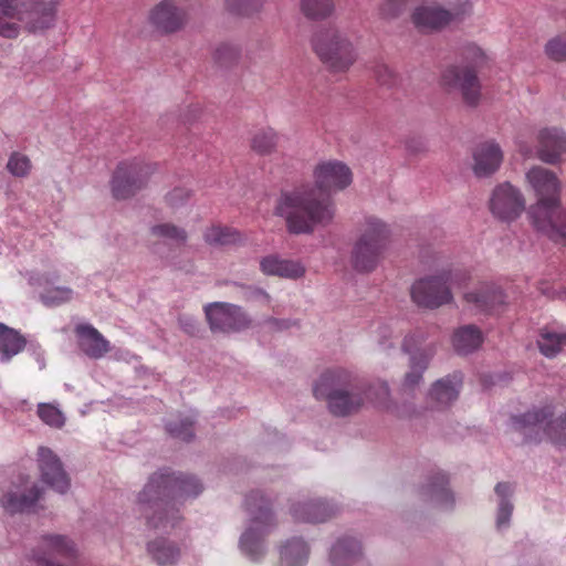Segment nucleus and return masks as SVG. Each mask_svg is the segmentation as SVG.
I'll return each mask as SVG.
<instances>
[{
    "label": "nucleus",
    "instance_id": "dca6fc26",
    "mask_svg": "<svg viewBox=\"0 0 566 566\" xmlns=\"http://www.w3.org/2000/svg\"><path fill=\"white\" fill-rule=\"evenodd\" d=\"M422 339L420 336L412 334L405 337L402 348L410 354V371L405 377L403 386L413 388L422 379V373L426 370L430 359L434 355V348L427 346L419 348Z\"/></svg>",
    "mask_w": 566,
    "mask_h": 566
},
{
    "label": "nucleus",
    "instance_id": "f704fd0d",
    "mask_svg": "<svg viewBox=\"0 0 566 566\" xmlns=\"http://www.w3.org/2000/svg\"><path fill=\"white\" fill-rule=\"evenodd\" d=\"M447 475L439 472L434 476H432L430 479V482L423 488V493L441 504L452 505L454 499L450 490L447 488Z\"/></svg>",
    "mask_w": 566,
    "mask_h": 566
},
{
    "label": "nucleus",
    "instance_id": "f3484780",
    "mask_svg": "<svg viewBox=\"0 0 566 566\" xmlns=\"http://www.w3.org/2000/svg\"><path fill=\"white\" fill-rule=\"evenodd\" d=\"M38 467L41 479L59 493L70 489V479L63 469L60 458L49 448L40 447L38 450Z\"/></svg>",
    "mask_w": 566,
    "mask_h": 566
},
{
    "label": "nucleus",
    "instance_id": "c03bdc74",
    "mask_svg": "<svg viewBox=\"0 0 566 566\" xmlns=\"http://www.w3.org/2000/svg\"><path fill=\"white\" fill-rule=\"evenodd\" d=\"M262 4V0H226L227 10L238 15H250L258 12Z\"/></svg>",
    "mask_w": 566,
    "mask_h": 566
},
{
    "label": "nucleus",
    "instance_id": "3c124183",
    "mask_svg": "<svg viewBox=\"0 0 566 566\" xmlns=\"http://www.w3.org/2000/svg\"><path fill=\"white\" fill-rule=\"evenodd\" d=\"M245 300L247 301L258 300V301H261V302H264V303L269 304L271 297H270V295L266 292H264L261 289L248 287L247 292H245Z\"/></svg>",
    "mask_w": 566,
    "mask_h": 566
},
{
    "label": "nucleus",
    "instance_id": "393cba45",
    "mask_svg": "<svg viewBox=\"0 0 566 566\" xmlns=\"http://www.w3.org/2000/svg\"><path fill=\"white\" fill-rule=\"evenodd\" d=\"M161 241L181 247L187 241V232L171 223H160L151 227L149 230V248L155 254L161 255Z\"/></svg>",
    "mask_w": 566,
    "mask_h": 566
},
{
    "label": "nucleus",
    "instance_id": "864d4df0",
    "mask_svg": "<svg viewBox=\"0 0 566 566\" xmlns=\"http://www.w3.org/2000/svg\"><path fill=\"white\" fill-rule=\"evenodd\" d=\"M520 150H521V153H522L524 156H526V157L531 156V154H532V150H531V149H528V148H524L522 145H520Z\"/></svg>",
    "mask_w": 566,
    "mask_h": 566
},
{
    "label": "nucleus",
    "instance_id": "e433bc0d",
    "mask_svg": "<svg viewBox=\"0 0 566 566\" xmlns=\"http://www.w3.org/2000/svg\"><path fill=\"white\" fill-rule=\"evenodd\" d=\"M301 9L311 19H324L334 9L333 0H302Z\"/></svg>",
    "mask_w": 566,
    "mask_h": 566
},
{
    "label": "nucleus",
    "instance_id": "58836bf2",
    "mask_svg": "<svg viewBox=\"0 0 566 566\" xmlns=\"http://www.w3.org/2000/svg\"><path fill=\"white\" fill-rule=\"evenodd\" d=\"M40 297L46 306H59L73 298V290L66 286H56L45 290Z\"/></svg>",
    "mask_w": 566,
    "mask_h": 566
},
{
    "label": "nucleus",
    "instance_id": "a211bd4d",
    "mask_svg": "<svg viewBox=\"0 0 566 566\" xmlns=\"http://www.w3.org/2000/svg\"><path fill=\"white\" fill-rule=\"evenodd\" d=\"M187 19V12L170 0L157 3L149 13L150 24L164 34L181 30L186 25Z\"/></svg>",
    "mask_w": 566,
    "mask_h": 566
},
{
    "label": "nucleus",
    "instance_id": "09e8293b",
    "mask_svg": "<svg viewBox=\"0 0 566 566\" xmlns=\"http://www.w3.org/2000/svg\"><path fill=\"white\" fill-rule=\"evenodd\" d=\"M406 0H385L381 7V14L386 18H396L403 10Z\"/></svg>",
    "mask_w": 566,
    "mask_h": 566
},
{
    "label": "nucleus",
    "instance_id": "72a5a7b5",
    "mask_svg": "<svg viewBox=\"0 0 566 566\" xmlns=\"http://www.w3.org/2000/svg\"><path fill=\"white\" fill-rule=\"evenodd\" d=\"M537 345L544 356L553 358L566 347V332L544 328L539 334Z\"/></svg>",
    "mask_w": 566,
    "mask_h": 566
},
{
    "label": "nucleus",
    "instance_id": "8fccbe9b",
    "mask_svg": "<svg viewBox=\"0 0 566 566\" xmlns=\"http://www.w3.org/2000/svg\"><path fill=\"white\" fill-rule=\"evenodd\" d=\"M513 505L509 500H501L497 511V527L507 525L512 515Z\"/></svg>",
    "mask_w": 566,
    "mask_h": 566
},
{
    "label": "nucleus",
    "instance_id": "a878e982",
    "mask_svg": "<svg viewBox=\"0 0 566 566\" xmlns=\"http://www.w3.org/2000/svg\"><path fill=\"white\" fill-rule=\"evenodd\" d=\"M260 269L265 275H277L286 279H298L304 275L305 268L296 261L283 260L276 255L264 256Z\"/></svg>",
    "mask_w": 566,
    "mask_h": 566
},
{
    "label": "nucleus",
    "instance_id": "39448f33",
    "mask_svg": "<svg viewBox=\"0 0 566 566\" xmlns=\"http://www.w3.org/2000/svg\"><path fill=\"white\" fill-rule=\"evenodd\" d=\"M313 392L315 398L327 402L331 413L338 417L357 412L364 405L355 377L343 368L324 371L314 385Z\"/></svg>",
    "mask_w": 566,
    "mask_h": 566
},
{
    "label": "nucleus",
    "instance_id": "37998d69",
    "mask_svg": "<svg viewBox=\"0 0 566 566\" xmlns=\"http://www.w3.org/2000/svg\"><path fill=\"white\" fill-rule=\"evenodd\" d=\"M31 168L32 165L29 157L18 151L12 153L7 163L8 171L14 177L22 178L28 176Z\"/></svg>",
    "mask_w": 566,
    "mask_h": 566
},
{
    "label": "nucleus",
    "instance_id": "4be33fe9",
    "mask_svg": "<svg viewBox=\"0 0 566 566\" xmlns=\"http://www.w3.org/2000/svg\"><path fill=\"white\" fill-rule=\"evenodd\" d=\"M42 490L29 481H23L21 485L15 486L14 491H9L1 500L3 509L10 513L24 512L32 509L40 499Z\"/></svg>",
    "mask_w": 566,
    "mask_h": 566
},
{
    "label": "nucleus",
    "instance_id": "ddd939ff",
    "mask_svg": "<svg viewBox=\"0 0 566 566\" xmlns=\"http://www.w3.org/2000/svg\"><path fill=\"white\" fill-rule=\"evenodd\" d=\"M472 11L470 0H459L450 9L438 4H422L417 7L411 14V22L421 33L440 31L452 21L461 20Z\"/></svg>",
    "mask_w": 566,
    "mask_h": 566
},
{
    "label": "nucleus",
    "instance_id": "f8f14e48",
    "mask_svg": "<svg viewBox=\"0 0 566 566\" xmlns=\"http://www.w3.org/2000/svg\"><path fill=\"white\" fill-rule=\"evenodd\" d=\"M156 165L139 159L117 165L111 181V189L117 200L128 199L142 190L156 170Z\"/></svg>",
    "mask_w": 566,
    "mask_h": 566
},
{
    "label": "nucleus",
    "instance_id": "423d86ee",
    "mask_svg": "<svg viewBox=\"0 0 566 566\" xmlns=\"http://www.w3.org/2000/svg\"><path fill=\"white\" fill-rule=\"evenodd\" d=\"M553 416V407L545 406L512 417V424L524 434L526 441L541 442L547 439L555 444H566V413L556 419Z\"/></svg>",
    "mask_w": 566,
    "mask_h": 566
},
{
    "label": "nucleus",
    "instance_id": "b1692460",
    "mask_svg": "<svg viewBox=\"0 0 566 566\" xmlns=\"http://www.w3.org/2000/svg\"><path fill=\"white\" fill-rule=\"evenodd\" d=\"M462 375L454 373L437 380L430 389V399L437 408H443L458 399L462 386Z\"/></svg>",
    "mask_w": 566,
    "mask_h": 566
},
{
    "label": "nucleus",
    "instance_id": "6e6552de",
    "mask_svg": "<svg viewBox=\"0 0 566 566\" xmlns=\"http://www.w3.org/2000/svg\"><path fill=\"white\" fill-rule=\"evenodd\" d=\"M469 279L467 271L460 269H443L437 275L417 280L410 290L412 301L421 307L438 308L453 300L451 284H462Z\"/></svg>",
    "mask_w": 566,
    "mask_h": 566
},
{
    "label": "nucleus",
    "instance_id": "473e14b6",
    "mask_svg": "<svg viewBox=\"0 0 566 566\" xmlns=\"http://www.w3.org/2000/svg\"><path fill=\"white\" fill-rule=\"evenodd\" d=\"M307 544L301 538L289 541L281 549L282 566H304L308 558Z\"/></svg>",
    "mask_w": 566,
    "mask_h": 566
},
{
    "label": "nucleus",
    "instance_id": "412c9836",
    "mask_svg": "<svg viewBox=\"0 0 566 566\" xmlns=\"http://www.w3.org/2000/svg\"><path fill=\"white\" fill-rule=\"evenodd\" d=\"M537 156L547 164H556L566 155V137L557 128H544L537 136Z\"/></svg>",
    "mask_w": 566,
    "mask_h": 566
},
{
    "label": "nucleus",
    "instance_id": "c9c22d12",
    "mask_svg": "<svg viewBox=\"0 0 566 566\" xmlns=\"http://www.w3.org/2000/svg\"><path fill=\"white\" fill-rule=\"evenodd\" d=\"M148 552L160 565L174 564L180 555L179 548L164 538L150 542L148 544Z\"/></svg>",
    "mask_w": 566,
    "mask_h": 566
},
{
    "label": "nucleus",
    "instance_id": "7c9ffc66",
    "mask_svg": "<svg viewBox=\"0 0 566 566\" xmlns=\"http://www.w3.org/2000/svg\"><path fill=\"white\" fill-rule=\"evenodd\" d=\"M280 135L271 127L255 130L250 138L251 149L260 156H269L277 150Z\"/></svg>",
    "mask_w": 566,
    "mask_h": 566
},
{
    "label": "nucleus",
    "instance_id": "20e7f679",
    "mask_svg": "<svg viewBox=\"0 0 566 566\" xmlns=\"http://www.w3.org/2000/svg\"><path fill=\"white\" fill-rule=\"evenodd\" d=\"M62 0H0V36L17 39L19 22L29 31L36 32L51 28L56 19Z\"/></svg>",
    "mask_w": 566,
    "mask_h": 566
},
{
    "label": "nucleus",
    "instance_id": "0eeeda50",
    "mask_svg": "<svg viewBox=\"0 0 566 566\" xmlns=\"http://www.w3.org/2000/svg\"><path fill=\"white\" fill-rule=\"evenodd\" d=\"M312 48L332 73H346L357 60L353 43L334 28L318 30L312 38Z\"/></svg>",
    "mask_w": 566,
    "mask_h": 566
},
{
    "label": "nucleus",
    "instance_id": "6ab92c4d",
    "mask_svg": "<svg viewBox=\"0 0 566 566\" xmlns=\"http://www.w3.org/2000/svg\"><path fill=\"white\" fill-rule=\"evenodd\" d=\"M74 333L80 350L91 359H101L112 349L109 340L91 324H77Z\"/></svg>",
    "mask_w": 566,
    "mask_h": 566
},
{
    "label": "nucleus",
    "instance_id": "cd10ccee",
    "mask_svg": "<svg viewBox=\"0 0 566 566\" xmlns=\"http://www.w3.org/2000/svg\"><path fill=\"white\" fill-rule=\"evenodd\" d=\"M483 343V334L475 325H464L454 331L452 345L460 355L476 350Z\"/></svg>",
    "mask_w": 566,
    "mask_h": 566
},
{
    "label": "nucleus",
    "instance_id": "2f4dec72",
    "mask_svg": "<svg viewBox=\"0 0 566 566\" xmlns=\"http://www.w3.org/2000/svg\"><path fill=\"white\" fill-rule=\"evenodd\" d=\"M203 238L209 245L214 247L232 245L242 241V235L239 231L221 224L208 227L203 233Z\"/></svg>",
    "mask_w": 566,
    "mask_h": 566
},
{
    "label": "nucleus",
    "instance_id": "603ef678",
    "mask_svg": "<svg viewBox=\"0 0 566 566\" xmlns=\"http://www.w3.org/2000/svg\"><path fill=\"white\" fill-rule=\"evenodd\" d=\"M495 493L502 497V500H507L506 497L512 493V486L510 483L501 482L495 486Z\"/></svg>",
    "mask_w": 566,
    "mask_h": 566
},
{
    "label": "nucleus",
    "instance_id": "9b49d317",
    "mask_svg": "<svg viewBox=\"0 0 566 566\" xmlns=\"http://www.w3.org/2000/svg\"><path fill=\"white\" fill-rule=\"evenodd\" d=\"M388 238L389 230L385 223L376 218L366 219L353 253L355 269L361 272L374 270L387 247Z\"/></svg>",
    "mask_w": 566,
    "mask_h": 566
},
{
    "label": "nucleus",
    "instance_id": "c756f323",
    "mask_svg": "<svg viewBox=\"0 0 566 566\" xmlns=\"http://www.w3.org/2000/svg\"><path fill=\"white\" fill-rule=\"evenodd\" d=\"M360 544L354 538H342L332 547L331 562L335 566H349L358 560Z\"/></svg>",
    "mask_w": 566,
    "mask_h": 566
},
{
    "label": "nucleus",
    "instance_id": "2eb2a0df",
    "mask_svg": "<svg viewBox=\"0 0 566 566\" xmlns=\"http://www.w3.org/2000/svg\"><path fill=\"white\" fill-rule=\"evenodd\" d=\"M490 209L496 218L503 221H512L524 211L525 200L518 189L509 182H504L493 190Z\"/></svg>",
    "mask_w": 566,
    "mask_h": 566
},
{
    "label": "nucleus",
    "instance_id": "bb28decb",
    "mask_svg": "<svg viewBox=\"0 0 566 566\" xmlns=\"http://www.w3.org/2000/svg\"><path fill=\"white\" fill-rule=\"evenodd\" d=\"M291 513L295 521L308 523H323L331 518L335 511L324 501L293 505Z\"/></svg>",
    "mask_w": 566,
    "mask_h": 566
},
{
    "label": "nucleus",
    "instance_id": "4468645a",
    "mask_svg": "<svg viewBox=\"0 0 566 566\" xmlns=\"http://www.w3.org/2000/svg\"><path fill=\"white\" fill-rule=\"evenodd\" d=\"M205 313L213 332H240L249 328L252 322L242 307L226 302L206 305Z\"/></svg>",
    "mask_w": 566,
    "mask_h": 566
},
{
    "label": "nucleus",
    "instance_id": "1a4fd4ad",
    "mask_svg": "<svg viewBox=\"0 0 566 566\" xmlns=\"http://www.w3.org/2000/svg\"><path fill=\"white\" fill-rule=\"evenodd\" d=\"M245 505L251 522L241 536L240 546L252 560H258L264 553L263 538L274 526V517L270 502L260 491L251 492L247 496Z\"/></svg>",
    "mask_w": 566,
    "mask_h": 566
},
{
    "label": "nucleus",
    "instance_id": "ea45409f",
    "mask_svg": "<svg viewBox=\"0 0 566 566\" xmlns=\"http://www.w3.org/2000/svg\"><path fill=\"white\" fill-rule=\"evenodd\" d=\"M544 52L554 62L566 61V32L551 38L545 44Z\"/></svg>",
    "mask_w": 566,
    "mask_h": 566
},
{
    "label": "nucleus",
    "instance_id": "de8ad7c7",
    "mask_svg": "<svg viewBox=\"0 0 566 566\" xmlns=\"http://www.w3.org/2000/svg\"><path fill=\"white\" fill-rule=\"evenodd\" d=\"M190 191L185 187H176L166 196V201L170 207H177L188 200Z\"/></svg>",
    "mask_w": 566,
    "mask_h": 566
},
{
    "label": "nucleus",
    "instance_id": "49530a36",
    "mask_svg": "<svg viewBox=\"0 0 566 566\" xmlns=\"http://www.w3.org/2000/svg\"><path fill=\"white\" fill-rule=\"evenodd\" d=\"M366 397L377 405H384L389 397L388 385L384 381L373 384L366 391Z\"/></svg>",
    "mask_w": 566,
    "mask_h": 566
},
{
    "label": "nucleus",
    "instance_id": "5fc2aeb1",
    "mask_svg": "<svg viewBox=\"0 0 566 566\" xmlns=\"http://www.w3.org/2000/svg\"><path fill=\"white\" fill-rule=\"evenodd\" d=\"M273 323L277 324V325L281 324V322H279V321H273ZM282 325H284V328L287 327V324L285 322H282ZM279 328H281V326ZM282 328H283V326H282Z\"/></svg>",
    "mask_w": 566,
    "mask_h": 566
},
{
    "label": "nucleus",
    "instance_id": "a18cd8bd",
    "mask_svg": "<svg viewBox=\"0 0 566 566\" xmlns=\"http://www.w3.org/2000/svg\"><path fill=\"white\" fill-rule=\"evenodd\" d=\"M374 76L379 85L386 87H394L399 82L397 73L384 63L375 65Z\"/></svg>",
    "mask_w": 566,
    "mask_h": 566
},
{
    "label": "nucleus",
    "instance_id": "5701e85b",
    "mask_svg": "<svg viewBox=\"0 0 566 566\" xmlns=\"http://www.w3.org/2000/svg\"><path fill=\"white\" fill-rule=\"evenodd\" d=\"M473 158L474 174L478 177H486L499 169L503 160V153L496 143L485 142L476 147Z\"/></svg>",
    "mask_w": 566,
    "mask_h": 566
},
{
    "label": "nucleus",
    "instance_id": "79ce46f5",
    "mask_svg": "<svg viewBox=\"0 0 566 566\" xmlns=\"http://www.w3.org/2000/svg\"><path fill=\"white\" fill-rule=\"evenodd\" d=\"M166 428L171 437L182 441H190L193 437V421L189 418L170 420Z\"/></svg>",
    "mask_w": 566,
    "mask_h": 566
},
{
    "label": "nucleus",
    "instance_id": "aec40b11",
    "mask_svg": "<svg viewBox=\"0 0 566 566\" xmlns=\"http://www.w3.org/2000/svg\"><path fill=\"white\" fill-rule=\"evenodd\" d=\"M464 302L478 313H494L504 304L503 292L492 283H482L476 289L463 294Z\"/></svg>",
    "mask_w": 566,
    "mask_h": 566
},
{
    "label": "nucleus",
    "instance_id": "f257e3e1",
    "mask_svg": "<svg viewBox=\"0 0 566 566\" xmlns=\"http://www.w3.org/2000/svg\"><path fill=\"white\" fill-rule=\"evenodd\" d=\"M315 186L303 185L282 192L275 214L283 217L293 234L312 233L317 226L328 224L335 214L329 192L343 190L352 184L347 165L338 160L319 163L314 169Z\"/></svg>",
    "mask_w": 566,
    "mask_h": 566
},
{
    "label": "nucleus",
    "instance_id": "c85d7f7f",
    "mask_svg": "<svg viewBox=\"0 0 566 566\" xmlns=\"http://www.w3.org/2000/svg\"><path fill=\"white\" fill-rule=\"evenodd\" d=\"M27 346L25 337L17 329L0 323V355L2 361H9Z\"/></svg>",
    "mask_w": 566,
    "mask_h": 566
},
{
    "label": "nucleus",
    "instance_id": "f03ea898",
    "mask_svg": "<svg viewBox=\"0 0 566 566\" xmlns=\"http://www.w3.org/2000/svg\"><path fill=\"white\" fill-rule=\"evenodd\" d=\"M201 491L202 485L195 476L159 471L149 478L137 502L149 527L166 530L168 526L175 527L180 520L175 503L197 496Z\"/></svg>",
    "mask_w": 566,
    "mask_h": 566
},
{
    "label": "nucleus",
    "instance_id": "4c0bfd02",
    "mask_svg": "<svg viewBox=\"0 0 566 566\" xmlns=\"http://www.w3.org/2000/svg\"><path fill=\"white\" fill-rule=\"evenodd\" d=\"M239 48L230 43H222L218 45L213 54L214 62L224 69L234 66L239 61Z\"/></svg>",
    "mask_w": 566,
    "mask_h": 566
},
{
    "label": "nucleus",
    "instance_id": "9d476101",
    "mask_svg": "<svg viewBox=\"0 0 566 566\" xmlns=\"http://www.w3.org/2000/svg\"><path fill=\"white\" fill-rule=\"evenodd\" d=\"M467 57H472V66H450L441 76L442 84L449 90L461 93L463 102L469 106H476L481 97V84L475 67L482 66L486 60L484 52L478 46L468 48Z\"/></svg>",
    "mask_w": 566,
    "mask_h": 566
},
{
    "label": "nucleus",
    "instance_id": "7ed1b4c3",
    "mask_svg": "<svg viewBox=\"0 0 566 566\" xmlns=\"http://www.w3.org/2000/svg\"><path fill=\"white\" fill-rule=\"evenodd\" d=\"M528 184L538 197L528 210L533 226L551 240L566 245V211L559 206V182L551 170L536 166L527 174Z\"/></svg>",
    "mask_w": 566,
    "mask_h": 566
},
{
    "label": "nucleus",
    "instance_id": "a19ab883",
    "mask_svg": "<svg viewBox=\"0 0 566 566\" xmlns=\"http://www.w3.org/2000/svg\"><path fill=\"white\" fill-rule=\"evenodd\" d=\"M38 416L44 423L54 428H62L65 422L62 411L52 403H40Z\"/></svg>",
    "mask_w": 566,
    "mask_h": 566
}]
</instances>
